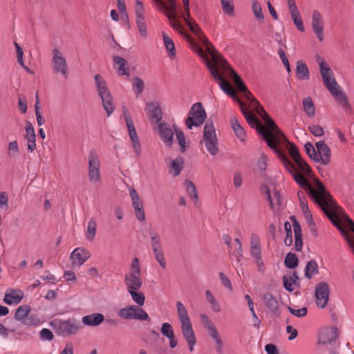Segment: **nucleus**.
Here are the masks:
<instances>
[{"mask_svg":"<svg viewBox=\"0 0 354 354\" xmlns=\"http://www.w3.org/2000/svg\"><path fill=\"white\" fill-rule=\"evenodd\" d=\"M281 156L282 162L292 174L295 182L308 192L313 202L322 208L333 225L340 231L342 236L346 240L348 245L353 247V241L342 225L341 216L344 214V210L337 205L331 194L326 189L322 183L319 180H316L315 186L313 187L301 173L296 171L294 165L285 156L282 154Z\"/></svg>","mask_w":354,"mask_h":354,"instance_id":"f257e3e1","label":"nucleus"},{"mask_svg":"<svg viewBox=\"0 0 354 354\" xmlns=\"http://www.w3.org/2000/svg\"><path fill=\"white\" fill-rule=\"evenodd\" d=\"M237 100L240 104L241 112L248 124L252 127L256 125L258 132L262 136L263 139L267 142L268 147L273 151L279 152L277 145L283 139H286L285 136L279 128L278 131L277 129L270 130L268 125L266 127L261 125L259 120L250 111L246 110L243 102L240 100ZM266 124H267L266 123Z\"/></svg>","mask_w":354,"mask_h":354,"instance_id":"f03ea898","label":"nucleus"},{"mask_svg":"<svg viewBox=\"0 0 354 354\" xmlns=\"http://www.w3.org/2000/svg\"><path fill=\"white\" fill-rule=\"evenodd\" d=\"M212 63L207 61V67L214 80L218 82L221 88L227 94L234 96V92L230 85L220 74L219 71H230L232 68L227 61L216 52H210Z\"/></svg>","mask_w":354,"mask_h":354,"instance_id":"7ed1b4c3","label":"nucleus"},{"mask_svg":"<svg viewBox=\"0 0 354 354\" xmlns=\"http://www.w3.org/2000/svg\"><path fill=\"white\" fill-rule=\"evenodd\" d=\"M176 310L178 317L180 322V328L183 336L187 343L189 351L192 352L196 343V339L187 310L183 304L180 301L176 302Z\"/></svg>","mask_w":354,"mask_h":354,"instance_id":"20e7f679","label":"nucleus"},{"mask_svg":"<svg viewBox=\"0 0 354 354\" xmlns=\"http://www.w3.org/2000/svg\"><path fill=\"white\" fill-rule=\"evenodd\" d=\"M323 82L329 91L334 97L337 104L346 111L351 109L348 97L343 91L341 86L337 84L333 75H327L322 77Z\"/></svg>","mask_w":354,"mask_h":354,"instance_id":"39448f33","label":"nucleus"},{"mask_svg":"<svg viewBox=\"0 0 354 354\" xmlns=\"http://www.w3.org/2000/svg\"><path fill=\"white\" fill-rule=\"evenodd\" d=\"M50 324L55 332L61 336L75 335L82 328L80 322L75 319L62 320L55 318L50 322Z\"/></svg>","mask_w":354,"mask_h":354,"instance_id":"423d86ee","label":"nucleus"},{"mask_svg":"<svg viewBox=\"0 0 354 354\" xmlns=\"http://www.w3.org/2000/svg\"><path fill=\"white\" fill-rule=\"evenodd\" d=\"M96 87L98 94L101 98L102 106L110 116L115 110V106L113 102V97L107 86L106 82L102 79L100 75L97 74L94 76Z\"/></svg>","mask_w":354,"mask_h":354,"instance_id":"0eeeda50","label":"nucleus"},{"mask_svg":"<svg viewBox=\"0 0 354 354\" xmlns=\"http://www.w3.org/2000/svg\"><path fill=\"white\" fill-rule=\"evenodd\" d=\"M201 143L204 144L207 151L212 155L215 156L218 152V139L216 134V130L212 122H206L203 130V138Z\"/></svg>","mask_w":354,"mask_h":354,"instance_id":"6e6552de","label":"nucleus"},{"mask_svg":"<svg viewBox=\"0 0 354 354\" xmlns=\"http://www.w3.org/2000/svg\"><path fill=\"white\" fill-rule=\"evenodd\" d=\"M122 113L124 115L127 127L128 129L129 135L132 142L133 151L135 152L136 156L139 157L140 156L142 153V148L133 120L131 118L129 110L126 106L122 107Z\"/></svg>","mask_w":354,"mask_h":354,"instance_id":"1a4fd4ad","label":"nucleus"},{"mask_svg":"<svg viewBox=\"0 0 354 354\" xmlns=\"http://www.w3.org/2000/svg\"><path fill=\"white\" fill-rule=\"evenodd\" d=\"M207 117L205 111L201 102H196L192 106L189 111V117L185 120L188 129H192V127H199L205 121Z\"/></svg>","mask_w":354,"mask_h":354,"instance_id":"9d476101","label":"nucleus"},{"mask_svg":"<svg viewBox=\"0 0 354 354\" xmlns=\"http://www.w3.org/2000/svg\"><path fill=\"white\" fill-rule=\"evenodd\" d=\"M118 316L123 319H138L140 321H150L147 312L142 308L131 305L119 310Z\"/></svg>","mask_w":354,"mask_h":354,"instance_id":"9b49d317","label":"nucleus"},{"mask_svg":"<svg viewBox=\"0 0 354 354\" xmlns=\"http://www.w3.org/2000/svg\"><path fill=\"white\" fill-rule=\"evenodd\" d=\"M244 97L248 100L252 104L253 109L257 111L259 116L263 120L265 123L267 124L270 130L277 129L278 131V127L275 124L274 121L270 118L264 109L261 106L259 101L253 96L250 91L247 89L243 92Z\"/></svg>","mask_w":354,"mask_h":354,"instance_id":"f8f14e48","label":"nucleus"},{"mask_svg":"<svg viewBox=\"0 0 354 354\" xmlns=\"http://www.w3.org/2000/svg\"><path fill=\"white\" fill-rule=\"evenodd\" d=\"M88 177L90 183L94 185L100 183L101 176L100 172V163L97 152L91 151L88 156Z\"/></svg>","mask_w":354,"mask_h":354,"instance_id":"ddd939ff","label":"nucleus"},{"mask_svg":"<svg viewBox=\"0 0 354 354\" xmlns=\"http://www.w3.org/2000/svg\"><path fill=\"white\" fill-rule=\"evenodd\" d=\"M200 318L205 328L209 331L210 337L215 341L216 352L222 354L223 344L216 326L206 314H201Z\"/></svg>","mask_w":354,"mask_h":354,"instance_id":"4468645a","label":"nucleus"},{"mask_svg":"<svg viewBox=\"0 0 354 354\" xmlns=\"http://www.w3.org/2000/svg\"><path fill=\"white\" fill-rule=\"evenodd\" d=\"M145 10L141 1L136 0L135 3L136 24L138 32L142 38L147 37V26L145 18Z\"/></svg>","mask_w":354,"mask_h":354,"instance_id":"2eb2a0df","label":"nucleus"},{"mask_svg":"<svg viewBox=\"0 0 354 354\" xmlns=\"http://www.w3.org/2000/svg\"><path fill=\"white\" fill-rule=\"evenodd\" d=\"M183 19L191 32L197 35L201 40L204 46L207 48L208 53L210 54V52H216L215 48L209 42L208 39L203 35L198 24L195 21L191 20L190 16L187 17V12L183 15Z\"/></svg>","mask_w":354,"mask_h":354,"instance_id":"dca6fc26","label":"nucleus"},{"mask_svg":"<svg viewBox=\"0 0 354 354\" xmlns=\"http://www.w3.org/2000/svg\"><path fill=\"white\" fill-rule=\"evenodd\" d=\"M329 286L327 283H319L315 290L316 304L319 308L326 307L329 299Z\"/></svg>","mask_w":354,"mask_h":354,"instance_id":"f3484780","label":"nucleus"},{"mask_svg":"<svg viewBox=\"0 0 354 354\" xmlns=\"http://www.w3.org/2000/svg\"><path fill=\"white\" fill-rule=\"evenodd\" d=\"M53 69L55 73H60L65 78H67L68 66L66 59L62 55L57 48L53 50Z\"/></svg>","mask_w":354,"mask_h":354,"instance_id":"a211bd4d","label":"nucleus"},{"mask_svg":"<svg viewBox=\"0 0 354 354\" xmlns=\"http://www.w3.org/2000/svg\"><path fill=\"white\" fill-rule=\"evenodd\" d=\"M311 27L318 40L322 41L324 40V21L322 14L318 10L313 12Z\"/></svg>","mask_w":354,"mask_h":354,"instance_id":"6ab92c4d","label":"nucleus"},{"mask_svg":"<svg viewBox=\"0 0 354 354\" xmlns=\"http://www.w3.org/2000/svg\"><path fill=\"white\" fill-rule=\"evenodd\" d=\"M132 201V206L134 209L136 218L141 222L145 221V213L143 208L142 201L140 200L139 194L136 190L132 189L129 192Z\"/></svg>","mask_w":354,"mask_h":354,"instance_id":"aec40b11","label":"nucleus"},{"mask_svg":"<svg viewBox=\"0 0 354 354\" xmlns=\"http://www.w3.org/2000/svg\"><path fill=\"white\" fill-rule=\"evenodd\" d=\"M91 257L90 252L84 248H77L71 254L73 266H81Z\"/></svg>","mask_w":354,"mask_h":354,"instance_id":"412c9836","label":"nucleus"},{"mask_svg":"<svg viewBox=\"0 0 354 354\" xmlns=\"http://www.w3.org/2000/svg\"><path fill=\"white\" fill-rule=\"evenodd\" d=\"M318 158L317 162H319L323 165H327L330 161V149L324 142V141H319L315 144Z\"/></svg>","mask_w":354,"mask_h":354,"instance_id":"4be33fe9","label":"nucleus"},{"mask_svg":"<svg viewBox=\"0 0 354 354\" xmlns=\"http://www.w3.org/2000/svg\"><path fill=\"white\" fill-rule=\"evenodd\" d=\"M160 137L167 147L173 144L174 131L169 124L162 122L158 124Z\"/></svg>","mask_w":354,"mask_h":354,"instance_id":"5701e85b","label":"nucleus"},{"mask_svg":"<svg viewBox=\"0 0 354 354\" xmlns=\"http://www.w3.org/2000/svg\"><path fill=\"white\" fill-rule=\"evenodd\" d=\"M338 337V332L336 328H328L322 330L319 333L318 344H330Z\"/></svg>","mask_w":354,"mask_h":354,"instance_id":"b1692460","label":"nucleus"},{"mask_svg":"<svg viewBox=\"0 0 354 354\" xmlns=\"http://www.w3.org/2000/svg\"><path fill=\"white\" fill-rule=\"evenodd\" d=\"M153 1L158 6L161 10L166 12L165 15L169 19L177 16L175 0H168L167 3H165L163 0H153Z\"/></svg>","mask_w":354,"mask_h":354,"instance_id":"393cba45","label":"nucleus"},{"mask_svg":"<svg viewBox=\"0 0 354 354\" xmlns=\"http://www.w3.org/2000/svg\"><path fill=\"white\" fill-rule=\"evenodd\" d=\"M124 283L127 286V291L138 290L142 285L140 274L129 273L125 274Z\"/></svg>","mask_w":354,"mask_h":354,"instance_id":"a878e982","label":"nucleus"},{"mask_svg":"<svg viewBox=\"0 0 354 354\" xmlns=\"http://www.w3.org/2000/svg\"><path fill=\"white\" fill-rule=\"evenodd\" d=\"M23 297L24 293L20 290H8L5 293L3 301L8 305L18 304Z\"/></svg>","mask_w":354,"mask_h":354,"instance_id":"bb28decb","label":"nucleus"},{"mask_svg":"<svg viewBox=\"0 0 354 354\" xmlns=\"http://www.w3.org/2000/svg\"><path fill=\"white\" fill-rule=\"evenodd\" d=\"M26 132L25 138L28 142V149L32 152L36 149V135L33 126L29 121L26 122Z\"/></svg>","mask_w":354,"mask_h":354,"instance_id":"cd10ccee","label":"nucleus"},{"mask_svg":"<svg viewBox=\"0 0 354 354\" xmlns=\"http://www.w3.org/2000/svg\"><path fill=\"white\" fill-rule=\"evenodd\" d=\"M114 66H117L116 68L118 74L120 76H127L130 75L129 68L128 66V63L127 60L119 56H113V57Z\"/></svg>","mask_w":354,"mask_h":354,"instance_id":"c85d7f7f","label":"nucleus"},{"mask_svg":"<svg viewBox=\"0 0 354 354\" xmlns=\"http://www.w3.org/2000/svg\"><path fill=\"white\" fill-rule=\"evenodd\" d=\"M250 254L254 260L258 271L261 273H264L266 266L262 260L261 247L250 248Z\"/></svg>","mask_w":354,"mask_h":354,"instance_id":"c756f323","label":"nucleus"},{"mask_svg":"<svg viewBox=\"0 0 354 354\" xmlns=\"http://www.w3.org/2000/svg\"><path fill=\"white\" fill-rule=\"evenodd\" d=\"M104 320V317L101 313H93L84 316L82 319V323L88 326H97L101 324Z\"/></svg>","mask_w":354,"mask_h":354,"instance_id":"7c9ffc66","label":"nucleus"},{"mask_svg":"<svg viewBox=\"0 0 354 354\" xmlns=\"http://www.w3.org/2000/svg\"><path fill=\"white\" fill-rule=\"evenodd\" d=\"M230 124L232 129L236 137L241 142H245L246 133L244 129L241 126L238 119L235 116H232L230 118Z\"/></svg>","mask_w":354,"mask_h":354,"instance_id":"2f4dec72","label":"nucleus"},{"mask_svg":"<svg viewBox=\"0 0 354 354\" xmlns=\"http://www.w3.org/2000/svg\"><path fill=\"white\" fill-rule=\"evenodd\" d=\"M295 233V248L297 252H300L303 248L302 232L299 223L296 221L292 225Z\"/></svg>","mask_w":354,"mask_h":354,"instance_id":"473e14b6","label":"nucleus"},{"mask_svg":"<svg viewBox=\"0 0 354 354\" xmlns=\"http://www.w3.org/2000/svg\"><path fill=\"white\" fill-rule=\"evenodd\" d=\"M296 76L299 80H308L310 77L309 70L302 61H298L296 66Z\"/></svg>","mask_w":354,"mask_h":354,"instance_id":"72a5a7b5","label":"nucleus"},{"mask_svg":"<svg viewBox=\"0 0 354 354\" xmlns=\"http://www.w3.org/2000/svg\"><path fill=\"white\" fill-rule=\"evenodd\" d=\"M183 159L182 157H177L173 160L170 165L169 173L174 176H178L183 169Z\"/></svg>","mask_w":354,"mask_h":354,"instance_id":"f704fd0d","label":"nucleus"},{"mask_svg":"<svg viewBox=\"0 0 354 354\" xmlns=\"http://www.w3.org/2000/svg\"><path fill=\"white\" fill-rule=\"evenodd\" d=\"M267 198L270 207L273 209L282 205L280 193L278 191H274L272 194H271L270 192L267 190Z\"/></svg>","mask_w":354,"mask_h":354,"instance_id":"c9c22d12","label":"nucleus"},{"mask_svg":"<svg viewBox=\"0 0 354 354\" xmlns=\"http://www.w3.org/2000/svg\"><path fill=\"white\" fill-rule=\"evenodd\" d=\"M316 61L319 64L320 74L322 77L327 76V75H333V72L325 61L324 58L320 56L316 57Z\"/></svg>","mask_w":354,"mask_h":354,"instance_id":"e433bc0d","label":"nucleus"},{"mask_svg":"<svg viewBox=\"0 0 354 354\" xmlns=\"http://www.w3.org/2000/svg\"><path fill=\"white\" fill-rule=\"evenodd\" d=\"M173 129L175 131L178 143L180 147V151L183 153L186 151V149L188 147V144L186 142L184 133L178 127L176 124L173 125Z\"/></svg>","mask_w":354,"mask_h":354,"instance_id":"4c0bfd02","label":"nucleus"},{"mask_svg":"<svg viewBox=\"0 0 354 354\" xmlns=\"http://www.w3.org/2000/svg\"><path fill=\"white\" fill-rule=\"evenodd\" d=\"M305 277L308 279L313 278V276L318 274L319 268L317 263L315 260H310L308 261L305 268Z\"/></svg>","mask_w":354,"mask_h":354,"instance_id":"58836bf2","label":"nucleus"},{"mask_svg":"<svg viewBox=\"0 0 354 354\" xmlns=\"http://www.w3.org/2000/svg\"><path fill=\"white\" fill-rule=\"evenodd\" d=\"M299 277L296 272H293L289 277L283 276V283L285 289L289 292H292L294 290L293 286L296 284Z\"/></svg>","mask_w":354,"mask_h":354,"instance_id":"ea45409f","label":"nucleus"},{"mask_svg":"<svg viewBox=\"0 0 354 354\" xmlns=\"http://www.w3.org/2000/svg\"><path fill=\"white\" fill-rule=\"evenodd\" d=\"M263 300L266 306L272 311L277 310L279 304L277 300L271 293H266L263 295Z\"/></svg>","mask_w":354,"mask_h":354,"instance_id":"a19ab883","label":"nucleus"},{"mask_svg":"<svg viewBox=\"0 0 354 354\" xmlns=\"http://www.w3.org/2000/svg\"><path fill=\"white\" fill-rule=\"evenodd\" d=\"M303 108L305 113L308 116L313 118L315 114V107L314 106V103L313 100L310 97H305L303 101Z\"/></svg>","mask_w":354,"mask_h":354,"instance_id":"79ce46f5","label":"nucleus"},{"mask_svg":"<svg viewBox=\"0 0 354 354\" xmlns=\"http://www.w3.org/2000/svg\"><path fill=\"white\" fill-rule=\"evenodd\" d=\"M206 300L211 306L212 310L215 313H219L221 310V305L214 297L212 292L209 290L205 291Z\"/></svg>","mask_w":354,"mask_h":354,"instance_id":"37998d69","label":"nucleus"},{"mask_svg":"<svg viewBox=\"0 0 354 354\" xmlns=\"http://www.w3.org/2000/svg\"><path fill=\"white\" fill-rule=\"evenodd\" d=\"M149 234L151 239L152 250L156 251V250H161L162 245L160 243V237L158 233L154 230H150Z\"/></svg>","mask_w":354,"mask_h":354,"instance_id":"c03bdc74","label":"nucleus"},{"mask_svg":"<svg viewBox=\"0 0 354 354\" xmlns=\"http://www.w3.org/2000/svg\"><path fill=\"white\" fill-rule=\"evenodd\" d=\"M145 88V84L142 80L138 77H135L132 80V89L136 97L141 96Z\"/></svg>","mask_w":354,"mask_h":354,"instance_id":"a18cd8bd","label":"nucleus"},{"mask_svg":"<svg viewBox=\"0 0 354 354\" xmlns=\"http://www.w3.org/2000/svg\"><path fill=\"white\" fill-rule=\"evenodd\" d=\"M30 311V307L28 305L20 306L15 313V318L16 320L21 323L26 319Z\"/></svg>","mask_w":354,"mask_h":354,"instance_id":"49530a36","label":"nucleus"},{"mask_svg":"<svg viewBox=\"0 0 354 354\" xmlns=\"http://www.w3.org/2000/svg\"><path fill=\"white\" fill-rule=\"evenodd\" d=\"M162 39L163 42L167 49V52L169 54V56L173 58L176 55V49L174 41L165 32L162 33Z\"/></svg>","mask_w":354,"mask_h":354,"instance_id":"de8ad7c7","label":"nucleus"},{"mask_svg":"<svg viewBox=\"0 0 354 354\" xmlns=\"http://www.w3.org/2000/svg\"><path fill=\"white\" fill-rule=\"evenodd\" d=\"M147 106L151 114V117L157 122L160 121L162 119V111L158 104L156 102H152L148 104Z\"/></svg>","mask_w":354,"mask_h":354,"instance_id":"09e8293b","label":"nucleus"},{"mask_svg":"<svg viewBox=\"0 0 354 354\" xmlns=\"http://www.w3.org/2000/svg\"><path fill=\"white\" fill-rule=\"evenodd\" d=\"M285 266L289 269H294L298 266V259L295 254L288 252L285 258Z\"/></svg>","mask_w":354,"mask_h":354,"instance_id":"8fccbe9b","label":"nucleus"},{"mask_svg":"<svg viewBox=\"0 0 354 354\" xmlns=\"http://www.w3.org/2000/svg\"><path fill=\"white\" fill-rule=\"evenodd\" d=\"M230 72L232 73L234 82L236 88L241 93L245 91L248 88L245 84L243 82L241 78L235 73L232 68H230Z\"/></svg>","mask_w":354,"mask_h":354,"instance_id":"3c124183","label":"nucleus"},{"mask_svg":"<svg viewBox=\"0 0 354 354\" xmlns=\"http://www.w3.org/2000/svg\"><path fill=\"white\" fill-rule=\"evenodd\" d=\"M221 6L225 13L230 17L234 15L233 0H221Z\"/></svg>","mask_w":354,"mask_h":354,"instance_id":"603ef678","label":"nucleus"},{"mask_svg":"<svg viewBox=\"0 0 354 354\" xmlns=\"http://www.w3.org/2000/svg\"><path fill=\"white\" fill-rule=\"evenodd\" d=\"M128 292L130 294L132 299L136 304H137L140 306L144 305L145 297L142 292H137V290H131L128 291Z\"/></svg>","mask_w":354,"mask_h":354,"instance_id":"864d4df0","label":"nucleus"},{"mask_svg":"<svg viewBox=\"0 0 354 354\" xmlns=\"http://www.w3.org/2000/svg\"><path fill=\"white\" fill-rule=\"evenodd\" d=\"M97 229V223L94 218H91L88 223L87 226V234L86 239L88 240H93L95 236V232Z\"/></svg>","mask_w":354,"mask_h":354,"instance_id":"5fc2aeb1","label":"nucleus"},{"mask_svg":"<svg viewBox=\"0 0 354 354\" xmlns=\"http://www.w3.org/2000/svg\"><path fill=\"white\" fill-rule=\"evenodd\" d=\"M185 185L186 187V189L187 193L194 198V199L197 201L198 200V194L196 193V189L194 184L189 180H186L185 181Z\"/></svg>","mask_w":354,"mask_h":354,"instance_id":"6e6d98bb","label":"nucleus"},{"mask_svg":"<svg viewBox=\"0 0 354 354\" xmlns=\"http://www.w3.org/2000/svg\"><path fill=\"white\" fill-rule=\"evenodd\" d=\"M305 149L308 156L313 160L317 162L318 158L317 150L315 149L313 145L310 142H307L305 145Z\"/></svg>","mask_w":354,"mask_h":354,"instance_id":"4d7b16f0","label":"nucleus"},{"mask_svg":"<svg viewBox=\"0 0 354 354\" xmlns=\"http://www.w3.org/2000/svg\"><path fill=\"white\" fill-rule=\"evenodd\" d=\"M160 331L161 333L167 338L174 335L172 326L169 323H163L161 326Z\"/></svg>","mask_w":354,"mask_h":354,"instance_id":"13d9d810","label":"nucleus"},{"mask_svg":"<svg viewBox=\"0 0 354 354\" xmlns=\"http://www.w3.org/2000/svg\"><path fill=\"white\" fill-rule=\"evenodd\" d=\"M298 166L299 169L305 174H308L311 172L310 166L302 160L300 157L295 161Z\"/></svg>","mask_w":354,"mask_h":354,"instance_id":"bf43d9fd","label":"nucleus"},{"mask_svg":"<svg viewBox=\"0 0 354 354\" xmlns=\"http://www.w3.org/2000/svg\"><path fill=\"white\" fill-rule=\"evenodd\" d=\"M252 8L253 13H254V16L256 17V18L258 19L263 20V15L262 9H261V5L259 4V3L257 1H254L252 2Z\"/></svg>","mask_w":354,"mask_h":354,"instance_id":"052dcab7","label":"nucleus"},{"mask_svg":"<svg viewBox=\"0 0 354 354\" xmlns=\"http://www.w3.org/2000/svg\"><path fill=\"white\" fill-rule=\"evenodd\" d=\"M156 260L158 262L160 266L165 269L166 268V261L162 252V250L153 251Z\"/></svg>","mask_w":354,"mask_h":354,"instance_id":"680f3d73","label":"nucleus"},{"mask_svg":"<svg viewBox=\"0 0 354 354\" xmlns=\"http://www.w3.org/2000/svg\"><path fill=\"white\" fill-rule=\"evenodd\" d=\"M40 323L39 319L35 315H28L23 321L22 324L28 326H37Z\"/></svg>","mask_w":354,"mask_h":354,"instance_id":"e2e57ef3","label":"nucleus"},{"mask_svg":"<svg viewBox=\"0 0 354 354\" xmlns=\"http://www.w3.org/2000/svg\"><path fill=\"white\" fill-rule=\"evenodd\" d=\"M289 312L297 317H304L307 315L308 309L306 307H303L300 309H295L290 306H288Z\"/></svg>","mask_w":354,"mask_h":354,"instance_id":"0e129e2a","label":"nucleus"},{"mask_svg":"<svg viewBox=\"0 0 354 354\" xmlns=\"http://www.w3.org/2000/svg\"><path fill=\"white\" fill-rule=\"evenodd\" d=\"M310 132L316 137H321L324 135V129L317 124H313L308 127Z\"/></svg>","mask_w":354,"mask_h":354,"instance_id":"69168bd1","label":"nucleus"},{"mask_svg":"<svg viewBox=\"0 0 354 354\" xmlns=\"http://www.w3.org/2000/svg\"><path fill=\"white\" fill-rule=\"evenodd\" d=\"M39 337L43 341H50L53 339L54 335L50 330L43 328L39 332Z\"/></svg>","mask_w":354,"mask_h":354,"instance_id":"338daca9","label":"nucleus"},{"mask_svg":"<svg viewBox=\"0 0 354 354\" xmlns=\"http://www.w3.org/2000/svg\"><path fill=\"white\" fill-rule=\"evenodd\" d=\"M141 269L140 266L139 259L135 257L131 264V271L129 274H140Z\"/></svg>","mask_w":354,"mask_h":354,"instance_id":"774afa93","label":"nucleus"}]
</instances>
